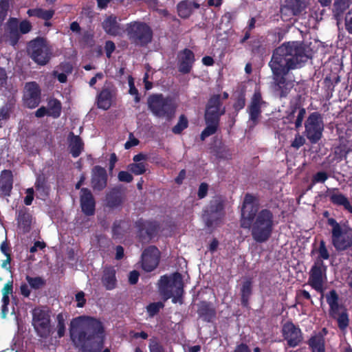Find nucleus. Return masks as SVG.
Listing matches in <instances>:
<instances>
[{"mask_svg": "<svg viewBox=\"0 0 352 352\" xmlns=\"http://www.w3.org/2000/svg\"><path fill=\"white\" fill-rule=\"evenodd\" d=\"M70 338L81 352H110L109 349L102 351L105 331L102 323L94 318H88L82 322L81 318L72 320L69 327Z\"/></svg>", "mask_w": 352, "mask_h": 352, "instance_id": "1", "label": "nucleus"}, {"mask_svg": "<svg viewBox=\"0 0 352 352\" xmlns=\"http://www.w3.org/2000/svg\"><path fill=\"white\" fill-rule=\"evenodd\" d=\"M157 289L164 301L172 298L173 303L183 302L184 283L179 272H175L171 276H162L157 283Z\"/></svg>", "mask_w": 352, "mask_h": 352, "instance_id": "2", "label": "nucleus"}, {"mask_svg": "<svg viewBox=\"0 0 352 352\" xmlns=\"http://www.w3.org/2000/svg\"><path fill=\"white\" fill-rule=\"evenodd\" d=\"M269 65L272 71L275 89L280 91V97L286 93V42L276 48Z\"/></svg>", "mask_w": 352, "mask_h": 352, "instance_id": "3", "label": "nucleus"}, {"mask_svg": "<svg viewBox=\"0 0 352 352\" xmlns=\"http://www.w3.org/2000/svg\"><path fill=\"white\" fill-rule=\"evenodd\" d=\"M148 109L158 118H165L168 121L174 117L177 105L173 98L164 97L162 94H153L147 100Z\"/></svg>", "mask_w": 352, "mask_h": 352, "instance_id": "4", "label": "nucleus"}, {"mask_svg": "<svg viewBox=\"0 0 352 352\" xmlns=\"http://www.w3.org/2000/svg\"><path fill=\"white\" fill-rule=\"evenodd\" d=\"M254 222L252 223L251 234L257 243L267 241L270 237L273 228V214L267 209L261 210L256 214Z\"/></svg>", "mask_w": 352, "mask_h": 352, "instance_id": "5", "label": "nucleus"}, {"mask_svg": "<svg viewBox=\"0 0 352 352\" xmlns=\"http://www.w3.org/2000/svg\"><path fill=\"white\" fill-rule=\"evenodd\" d=\"M27 53L37 65H46L52 57V47L47 39L41 36L31 40L27 44Z\"/></svg>", "mask_w": 352, "mask_h": 352, "instance_id": "6", "label": "nucleus"}, {"mask_svg": "<svg viewBox=\"0 0 352 352\" xmlns=\"http://www.w3.org/2000/svg\"><path fill=\"white\" fill-rule=\"evenodd\" d=\"M126 32L129 41L135 45L145 47L153 39L151 28L142 21H134L127 23Z\"/></svg>", "mask_w": 352, "mask_h": 352, "instance_id": "7", "label": "nucleus"}, {"mask_svg": "<svg viewBox=\"0 0 352 352\" xmlns=\"http://www.w3.org/2000/svg\"><path fill=\"white\" fill-rule=\"evenodd\" d=\"M332 227V243L338 251H344L352 245V229L346 225L341 226L334 219H328Z\"/></svg>", "mask_w": 352, "mask_h": 352, "instance_id": "8", "label": "nucleus"}, {"mask_svg": "<svg viewBox=\"0 0 352 352\" xmlns=\"http://www.w3.org/2000/svg\"><path fill=\"white\" fill-rule=\"evenodd\" d=\"M224 216V201L221 196L214 197L204 210L203 219L208 228L217 226Z\"/></svg>", "mask_w": 352, "mask_h": 352, "instance_id": "9", "label": "nucleus"}, {"mask_svg": "<svg viewBox=\"0 0 352 352\" xmlns=\"http://www.w3.org/2000/svg\"><path fill=\"white\" fill-rule=\"evenodd\" d=\"M327 266L320 258H317L309 272L308 284L321 294L320 299L324 298V283L327 281Z\"/></svg>", "mask_w": 352, "mask_h": 352, "instance_id": "10", "label": "nucleus"}, {"mask_svg": "<svg viewBox=\"0 0 352 352\" xmlns=\"http://www.w3.org/2000/svg\"><path fill=\"white\" fill-rule=\"evenodd\" d=\"M305 135L311 144L317 143L322 136L324 122L318 112L311 113L305 123Z\"/></svg>", "mask_w": 352, "mask_h": 352, "instance_id": "11", "label": "nucleus"}, {"mask_svg": "<svg viewBox=\"0 0 352 352\" xmlns=\"http://www.w3.org/2000/svg\"><path fill=\"white\" fill-rule=\"evenodd\" d=\"M32 24L28 20H23L21 23L16 18L10 17L7 22L6 32L10 44L15 46L20 39V34H27L32 30Z\"/></svg>", "mask_w": 352, "mask_h": 352, "instance_id": "12", "label": "nucleus"}, {"mask_svg": "<svg viewBox=\"0 0 352 352\" xmlns=\"http://www.w3.org/2000/svg\"><path fill=\"white\" fill-rule=\"evenodd\" d=\"M135 227L137 229V237L141 243H144L150 242L157 235L160 224L155 220L140 218L135 221Z\"/></svg>", "mask_w": 352, "mask_h": 352, "instance_id": "13", "label": "nucleus"}, {"mask_svg": "<svg viewBox=\"0 0 352 352\" xmlns=\"http://www.w3.org/2000/svg\"><path fill=\"white\" fill-rule=\"evenodd\" d=\"M32 325L41 338H47L51 332L50 316L48 311L35 308L32 311Z\"/></svg>", "mask_w": 352, "mask_h": 352, "instance_id": "14", "label": "nucleus"}, {"mask_svg": "<svg viewBox=\"0 0 352 352\" xmlns=\"http://www.w3.org/2000/svg\"><path fill=\"white\" fill-rule=\"evenodd\" d=\"M255 197L249 193L245 195L241 208V226L243 228H250L252 221L258 212V206L254 203Z\"/></svg>", "mask_w": 352, "mask_h": 352, "instance_id": "15", "label": "nucleus"}, {"mask_svg": "<svg viewBox=\"0 0 352 352\" xmlns=\"http://www.w3.org/2000/svg\"><path fill=\"white\" fill-rule=\"evenodd\" d=\"M308 58L302 46L295 43H287V70L300 67Z\"/></svg>", "mask_w": 352, "mask_h": 352, "instance_id": "16", "label": "nucleus"}, {"mask_svg": "<svg viewBox=\"0 0 352 352\" xmlns=\"http://www.w3.org/2000/svg\"><path fill=\"white\" fill-rule=\"evenodd\" d=\"M225 112V107H222L221 95L214 94L206 104L204 118L212 122L214 120L219 122L221 116L223 115Z\"/></svg>", "mask_w": 352, "mask_h": 352, "instance_id": "17", "label": "nucleus"}, {"mask_svg": "<svg viewBox=\"0 0 352 352\" xmlns=\"http://www.w3.org/2000/svg\"><path fill=\"white\" fill-rule=\"evenodd\" d=\"M160 252L155 245H151L144 249L141 256V265L146 272L153 271L159 265Z\"/></svg>", "mask_w": 352, "mask_h": 352, "instance_id": "18", "label": "nucleus"}, {"mask_svg": "<svg viewBox=\"0 0 352 352\" xmlns=\"http://www.w3.org/2000/svg\"><path fill=\"white\" fill-rule=\"evenodd\" d=\"M267 105V102L263 100L260 88L256 87L248 107L250 120L256 124L262 113L261 108L265 107Z\"/></svg>", "mask_w": 352, "mask_h": 352, "instance_id": "19", "label": "nucleus"}, {"mask_svg": "<svg viewBox=\"0 0 352 352\" xmlns=\"http://www.w3.org/2000/svg\"><path fill=\"white\" fill-rule=\"evenodd\" d=\"M25 92L23 96L24 103L30 109H34L41 102V89L34 81L25 84Z\"/></svg>", "mask_w": 352, "mask_h": 352, "instance_id": "20", "label": "nucleus"}, {"mask_svg": "<svg viewBox=\"0 0 352 352\" xmlns=\"http://www.w3.org/2000/svg\"><path fill=\"white\" fill-rule=\"evenodd\" d=\"M116 95V87L112 84H105L96 98L98 107L103 110H108L111 107Z\"/></svg>", "mask_w": 352, "mask_h": 352, "instance_id": "21", "label": "nucleus"}, {"mask_svg": "<svg viewBox=\"0 0 352 352\" xmlns=\"http://www.w3.org/2000/svg\"><path fill=\"white\" fill-rule=\"evenodd\" d=\"M177 60L179 72L183 74H189L195 62V54L191 50L185 48L178 52Z\"/></svg>", "mask_w": 352, "mask_h": 352, "instance_id": "22", "label": "nucleus"}, {"mask_svg": "<svg viewBox=\"0 0 352 352\" xmlns=\"http://www.w3.org/2000/svg\"><path fill=\"white\" fill-rule=\"evenodd\" d=\"M80 204L82 213L86 216H92L95 214L96 200L89 188H80Z\"/></svg>", "mask_w": 352, "mask_h": 352, "instance_id": "23", "label": "nucleus"}, {"mask_svg": "<svg viewBox=\"0 0 352 352\" xmlns=\"http://www.w3.org/2000/svg\"><path fill=\"white\" fill-rule=\"evenodd\" d=\"M108 175L104 168L96 165L91 170V184L94 190L102 191L107 186Z\"/></svg>", "mask_w": 352, "mask_h": 352, "instance_id": "24", "label": "nucleus"}, {"mask_svg": "<svg viewBox=\"0 0 352 352\" xmlns=\"http://www.w3.org/2000/svg\"><path fill=\"white\" fill-rule=\"evenodd\" d=\"M68 148L69 153L74 158L78 157L84 151L85 143L82 139L74 132H70L67 136Z\"/></svg>", "mask_w": 352, "mask_h": 352, "instance_id": "25", "label": "nucleus"}, {"mask_svg": "<svg viewBox=\"0 0 352 352\" xmlns=\"http://www.w3.org/2000/svg\"><path fill=\"white\" fill-rule=\"evenodd\" d=\"M101 282L107 290H113L117 287L118 280L114 266L106 265L103 268Z\"/></svg>", "mask_w": 352, "mask_h": 352, "instance_id": "26", "label": "nucleus"}, {"mask_svg": "<svg viewBox=\"0 0 352 352\" xmlns=\"http://www.w3.org/2000/svg\"><path fill=\"white\" fill-rule=\"evenodd\" d=\"M13 174L10 170H3L0 174V190L4 197H10L13 188Z\"/></svg>", "mask_w": 352, "mask_h": 352, "instance_id": "27", "label": "nucleus"}, {"mask_svg": "<svg viewBox=\"0 0 352 352\" xmlns=\"http://www.w3.org/2000/svg\"><path fill=\"white\" fill-rule=\"evenodd\" d=\"M102 27L107 34L113 36L120 35L122 32L120 24L118 22V17L113 14L106 17L102 22Z\"/></svg>", "mask_w": 352, "mask_h": 352, "instance_id": "28", "label": "nucleus"}, {"mask_svg": "<svg viewBox=\"0 0 352 352\" xmlns=\"http://www.w3.org/2000/svg\"><path fill=\"white\" fill-rule=\"evenodd\" d=\"M197 314L203 321L211 322L216 318V310L211 302L201 301L198 305Z\"/></svg>", "mask_w": 352, "mask_h": 352, "instance_id": "29", "label": "nucleus"}, {"mask_svg": "<svg viewBox=\"0 0 352 352\" xmlns=\"http://www.w3.org/2000/svg\"><path fill=\"white\" fill-rule=\"evenodd\" d=\"M305 114V109L300 107V104L296 102L292 106V111L287 115V123H294L295 128L298 129L302 126Z\"/></svg>", "mask_w": 352, "mask_h": 352, "instance_id": "30", "label": "nucleus"}, {"mask_svg": "<svg viewBox=\"0 0 352 352\" xmlns=\"http://www.w3.org/2000/svg\"><path fill=\"white\" fill-rule=\"evenodd\" d=\"M19 228L23 230L24 233H28L31 230L32 216L29 212V209L22 207L18 211L16 218Z\"/></svg>", "mask_w": 352, "mask_h": 352, "instance_id": "31", "label": "nucleus"}, {"mask_svg": "<svg viewBox=\"0 0 352 352\" xmlns=\"http://www.w3.org/2000/svg\"><path fill=\"white\" fill-rule=\"evenodd\" d=\"M337 189H333L329 192L331 202L336 206H343L345 210L352 213V206L350 201L343 194L338 192Z\"/></svg>", "mask_w": 352, "mask_h": 352, "instance_id": "32", "label": "nucleus"}, {"mask_svg": "<svg viewBox=\"0 0 352 352\" xmlns=\"http://www.w3.org/2000/svg\"><path fill=\"white\" fill-rule=\"evenodd\" d=\"M327 332V329L324 328L321 331L311 337L309 344L313 352H324V336Z\"/></svg>", "mask_w": 352, "mask_h": 352, "instance_id": "33", "label": "nucleus"}, {"mask_svg": "<svg viewBox=\"0 0 352 352\" xmlns=\"http://www.w3.org/2000/svg\"><path fill=\"white\" fill-rule=\"evenodd\" d=\"M107 206L116 208L120 206L123 202L122 192L118 188H112L106 195Z\"/></svg>", "mask_w": 352, "mask_h": 352, "instance_id": "34", "label": "nucleus"}, {"mask_svg": "<svg viewBox=\"0 0 352 352\" xmlns=\"http://www.w3.org/2000/svg\"><path fill=\"white\" fill-rule=\"evenodd\" d=\"M302 339L299 328L293 323L287 322V344L291 346H296Z\"/></svg>", "mask_w": 352, "mask_h": 352, "instance_id": "35", "label": "nucleus"}, {"mask_svg": "<svg viewBox=\"0 0 352 352\" xmlns=\"http://www.w3.org/2000/svg\"><path fill=\"white\" fill-rule=\"evenodd\" d=\"M349 0H335L332 12L338 23L340 21L343 13L349 8Z\"/></svg>", "mask_w": 352, "mask_h": 352, "instance_id": "36", "label": "nucleus"}, {"mask_svg": "<svg viewBox=\"0 0 352 352\" xmlns=\"http://www.w3.org/2000/svg\"><path fill=\"white\" fill-rule=\"evenodd\" d=\"M263 36L252 38L248 43L249 49L254 55L263 56L266 52Z\"/></svg>", "mask_w": 352, "mask_h": 352, "instance_id": "37", "label": "nucleus"}, {"mask_svg": "<svg viewBox=\"0 0 352 352\" xmlns=\"http://www.w3.org/2000/svg\"><path fill=\"white\" fill-rule=\"evenodd\" d=\"M252 294V281L248 278L243 281L241 288V302L244 307L249 305V299Z\"/></svg>", "mask_w": 352, "mask_h": 352, "instance_id": "38", "label": "nucleus"}, {"mask_svg": "<svg viewBox=\"0 0 352 352\" xmlns=\"http://www.w3.org/2000/svg\"><path fill=\"white\" fill-rule=\"evenodd\" d=\"M47 109L48 111V116L54 119L58 118L61 115L62 104L57 98H50L47 101Z\"/></svg>", "mask_w": 352, "mask_h": 352, "instance_id": "39", "label": "nucleus"}, {"mask_svg": "<svg viewBox=\"0 0 352 352\" xmlns=\"http://www.w3.org/2000/svg\"><path fill=\"white\" fill-rule=\"evenodd\" d=\"M329 315L336 320L340 329H344L349 325L348 315L344 307L329 314Z\"/></svg>", "mask_w": 352, "mask_h": 352, "instance_id": "40", "label": "nucleus"}, {"mask_svg": "<svg viewBox=\"0 0 352 352\" xmlns=\"http://www.w3.org/2000/svg\"><path fill=\"white\" fill-rule=\"evenodd\" d=\"M27 14L30 16H35L45 21H50L54 15V10H44L43 8L29 9Z\"/></svg>", "mask_w": 352, "mask_h": 352, "instance_id": "41", "label": "nucleus"}, {"mask_svg": "<svg viewBox=\"0 0 352 352\" xmlns=\"http://www.w3.org/2000/svg\"><path fill=\"white\" fill-rule=\"evenodd\" d=\"M205 121H206V126L202 131V132L200 135V138L201 140H204L206 138L214 134L217 132L219 124V121L214 120L213 122H210L208 120H205Z\"/></svg>", "mask_w": 352, "mask_h": 352, "instance_id": "42", "label": "nucleus"}, {"mask_svg": "<svg viewBox=\"0 0 352 352\" xmlns=\"http://www.w3.org/2000/svg\"><path fill=\"white\" fill-rule=\"evenodd\" d=\"M191 1L184 0L177 4V12L180 17L186 19L190 16L192 12Z\"/></svg>", "mask_w": 352, "mask_h": 352, "instance_id": "43", "label": "nucleus"}, {"mask_svg": "<svg viewBox=\"0 0 352 352\" xmlns=\"http://www.w3.org/2000/svg\"><path fill=\"white\" fill-rule=\"evenodd\" d=\"M326 298L330 307L329 314L343 308L338 304V296L335 290H331L329 294L326 296Z\"/></svg>", "mask_w": 352, "mask_h": 352, "instance_id": "44", "label": "nucleus"}, {"mask_svg": "<svg viewBox=\"0 0 352 352\" xmlns=\"http://www.w3.org/2000/svg\"><path fill=\"white\" fill-rule=\"evenodd\" d=\"M14 107V104L11 101H8L0 108V122L1 120H8L10 118ZM1 126L2 124L0 123V127Z\"/></svg>", "mask_w": 352, "mask_h": 352, "instance_id": "45", "label": "nucleus"}, {"mask_svg": "<svg viewBox=\"0 0 352 352\" xmlns=\"http://www.w3.org/2000/svg\"><path fill=\"white\" fill-rule=\"evenodd\" d=\"M306 7L305 0H292L289 3V10L294 15L299 14Z\"/></svg>", "mask_w": 352, "mask_h": 352, "instance_id": "46", "label": "nucleus"}, {"mask_svg": "<svg viewBox=\"0 0 352 352\" xmlns=\"http://www.w3.org/2000/svg\"><path fill=\"white\" fill-rule=\"evenodd\" d=\"M188 126V120L184 114L179 117V120L175 126L172 128V132L174 134H181L182 131Z\"/></svg>", "mask_w": 352, "mask_h": 352, "instance_id": "47", "label": "nucleus"}, {"mask_svg": "<svg viewBox=\"0 0 352 352\" xmlns=\"http://www.w3.org/2000/svg\"><path fill=\"white\" fill-rule=\"evenodd\" d=\"M124 221L122 220H116L112 226V236L115 239H120L124 234L123 224Z\"/></svg>", "mask_w": 352, "mask_h": 352, "instance_id": "48", "label": "nucleus"}, {"mask_svg": "<svg viewBox=\"0 0 352 352\" xmlns=\"http://www.w3.org/2000/svg\"><path fill=\"white\" fill-rule=\"evenodd\" d=\"M25 280L30 285V287L34 289H38L45 285V280L40 276L32 277L27 275Z\"/></svg>", "mask_w": 352, "mask_h": 352, "instance_id": "49", "label": "nucleus"}, {"mask_svg": "<svg viewBox=\"0 0 352 352\" xmlns=\"http://www.w3.org/2000/svg\"><path fill=\"white\" fill-rule=\"evenodd\" d=\"M164 307V305L162 302H151L146 307V311L150 317H153L157 314L160 309Z\"/></svg>", "mask_w": 352, "mask_h": 352, "instance_id": "50", "label": "nucleus"}, {"mask_svg": "<svg viewBox=\"0 0 352 352\" xmlns=\"http://www.w3.org/2000/svg\"><path fill=\"white\" fill-rule=\"evenodd\" d=\"M129 170L135 175H142L146 173L145 164L142 162L133 163L129 165Z\"/></svg>", "mask_w": 352, "mask_h": 352, "instance_id": "51", "label": "nucleus"}, {"mask_svg": "<svg viewBox=\"0 0 352 352\" xmlns=\"http://www.w3.org/2000/svg\"><path fill=\"white\" fill-rule=\"evenodd\" d=\"M128 82L129 86V93L131 95L135 96L134 100L135 102H139L140 101V96L138 89L135 86L133 78L131 76H129Z\"/></svg>", "mask_w": 352, "mask_h": 352, "instance_id": "52", "label": "nucleus"}, {"mask_svg": "<svg viewBox=\"0 0 352 352\" xmlns=\"http://www.w3.org/2000/svg\"><path fill=\"white\" fill-rule=\"evenodd\" d=\"M35 188L38 192H41L47 195V188L46 186V180L43 177H38L35 182Z\"/></svg>", "mask_w": 352, "mask_h": 352, "instance_id": "53", "label": "nucleus"}, {"mask_svg": "<svg viewBox=\"0 0 352 352\" xmlns=\"http://www.w3.org/2000/svg\"><path fill=\"white\" fill-rule=\"evenodd\" d=\"M245 105V97L244 94L241 93L238 95L233 104V108L234 111L238 113L239 111L243 109Z\"/></svg>", "mask_w": 352, "mask_h": 352, "instance_id": "54", "label": "nucleus"}, {"mask_svg": "<svg viewBox=\"0 0 352 352\" xmlns=\"http://www.w3.org/2000/svg\"><path fill=\"white\" fill-rule=\"evenodd\" d=\"M57 333L59 338L64 336L65 333V319L62 314H59L57 316Z\"/></svg>", "mask_w": 352, "mask_h": 352, "instance_id": "55", "label": "nucleus"}, {"mask_svg": "<svg viewBox=\"0 0 352 352\" xmlns=\"http://www.w3.org/2000/svg\"><path fill=\"white\" fill-rule=\"evenodd\" d=\"M149 349L150 352H162L163 349L159 339L156 337H153L149 340Z\"/></svg>", "mask_w": 352, "mask_h": 352, "instance_id": "56", "label": "nucleus"}, {"mask_svg": "<svg viewBox=\"0 0 352 352\" xmlns=\"http://www.w3.org/2000/svg\"><path fill=\"white\" fill-rule=\"evenodd\" d=\"M9 8L10 5L8 0L0 1V20L3 21L6 19Z\"/></svg>", "mask_w": 352, "mask_h": 352, "instance_id": "57", "label": "nucleus"}, {"mask_svg": "<svg viewBox=\"0 0 352 352\" xmlns=\"http://www.w3.org/2000/svg\"><path fill=\"white\" fill-rule=\"evenodd\" d=\"M319 257L318 258L328 259L329 258V252L326 248L325 243L324 241L320 242V246L318 249Z\"/></svg>", "mask_w": 352, "mask_h": 352, "instance_id": "58", "label": "nucleus"}, {"mask_svg": "<svg viewBox=\"0 0 352 352\" xmlns=\"http://www.w3.org/2000/svg\"><path fill=\"white\" fill-rule=\"evenodd\" d=\"M118 178L120 182L130 183L133 181V175L127 171L121 170L118 173Z\"/></svg>", "mask_w": 352, "mask_h": 352, "instance_id": "59", "label": "nucleus"}, {"mask_svg": "<svg viewBox=\"0 0 352 352\" xmlns=\"http://www.w3.org/2000/svg\"><path fill=\"white\" fill-rule=\"evenodd\" d=\"M208 187V184L206 182H202L200 184L197 192V197L199 199H202L207 196Z\"/></svg>", "mask_w": 352, "mask_h": 352, "instance_id": "60", "label": "nucleus"}, {"mask_svg": "<svg viewBox=\"0 0 352 352\" xmlns=\"http://www.w3.org/2000/svg\"><path fill=\"white\" fill-rule=\"evenodd\" d=\"M328 178L327 173L320 171L315 174L312 178V182L315 183H324Z\"/></svg>", "mask_w": 352, "mask_h": 352, "instance_id": "61", "label": "nucleus"}, {"mask_svg": "<svg viewBox=\"0 0 352 352\" xmlns=\"http://www.w3.org/2000/svg\"><path fill=\"white\" fill-rule=\"evenodd\" d=\"M345 23V28L346 31L352 34V9L350 10L345 16L344 19Z\"/></svg>", "mask_w": 352, "mask_h": 352, "instance_id": "62", "label": "nucleus"}, {"mask_svg": "<svg viewBox=\"0 0 352 352\" xmlns=\"http://www.w3.org/2000/svg\"><path fill=\"white\" fill-rule=\"evenodd\" d=\"M116 50V45L112 41H107L104 45L106 56L108 58L111 57L112 53Z\"/></svg>", "mask_w": 352, "mask_h": 352, "instance_id": "63", "label": "nucleus"}, {"mask_svg": "<svg viewBox=\"0 0 352 352\" xmlns=\"http://www.w3.org/2000/svg\"><path fill=\"white\" fill-rule=\"evenodd\" d=\"M75 300L78 307H83L86 303L85 293L82 291L78 292L75 296Z\"/></svg>", "mask_w": 352, "mask_h": 352, "instance_id": "64", "label": "nucleus"}]
</instances>
